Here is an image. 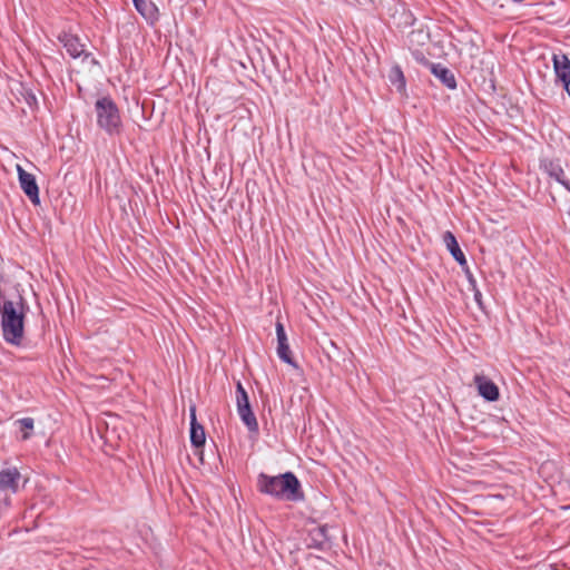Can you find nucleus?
<instances>
[{"mask_svg": "<svg viewBox=\"0 0 570 570\" xmlns=\"http://www.w3.org/2000/svg\"><path fill=\"white\" fill-rule=\"evenodd\" d=\"M567 91H568V95H569V97H570V91H569V89H568Z\"/></svg>", "mask_w": 570, "mask_h": 570, "instance_id": "obj_26", "label": "nucleus"}, {"mask_svg": "<svg viewBox=\"0 0 570 570\" xmlns=\"http://www.w3.org/2000/svg\"><path fill=\"white\" fill-rule=\"evenodd\" d=\"M258 490L262 493L289 501H298L303 498L298 479L292 472L276 476L261 473L257 480Z\"/></svg>", "mask_w": 570, "mask_h": 570, "instance_id": "obj_1", "label": "nucleus"}, {"mask_svg": "<svg viewBox=\"0 0 570 570\" xmlns=\"http://www.w3.org/2000/svg\"><path fill=\"white\" fill-rule=\"evenodd\" d=\"M16 168H17V171H18V178H35L33 175L31 174H28L27 171H24L20 165H16Z\"/></svg>", "mask_w": 570, "mask_h": 570, "instance_id": "obj_20", "label": "nucleus"}, {"mask_svg": "<svg viewBox=\"0 0 570 570\" xmlns=\"http://www.w3.org/2000/svg\"><path fill=\"white\" fill-rule=\"evenodd\" d=\"M14 425L18 428L19 432L21 433V440L26 441L31 438L33 428H35V421L32 417H22L17 421H14Z\"/></svg>", "mask_w": 570, "mask_h": 570, "instance_id": "obj_13", "label": "nucleus"}, {"mask_svg": "<svg viewBox=\"0 0 570 570\" xmlns=\"http://www.w3.org/2000/svg\"><path fill=\"white\" fill-rule=\"evenodd\" d=\"M327 530L328 529L326 525H322V527L316 528L312 532L314 539L317 540L320 544H323L325 541H327Z\"/></svg>", "mask_w": 570, "mask_h": 570, "instance_id": "obj_17", "label": "nucleus"}, {"mask_svg": "<svg viewBox=\"0 0 570 570\" xmlns=\"http://www.w3.org/2000/svg\"><path fill=\"white\" fill-rule=\"evenodd\" d=\"M443 240H444L448 249L450 250L451 255L453 256V258L462 267L466 266L468 263H466L465 256H464L463 252L461 250L455 236L451 232H446L443 236Z\"/></svg>", "mask_w": 570, "mask_h": 570, "instance_id": "obj_10", "label": "nucleus"}, {"mask_svg": "<svg viewBox=\"0 0 570 570\" xmlns=\"http://www.w3.org/2000/svg\"><path fill=\"white\" fill-rule=\"evenodd\" d=\"M135 9L150 23L158 20V8L149 0H132Z\"/></svg>", "mask_w": 570, "mask_h": 570, "instance_id": "obj_9", "label": "nucleus"}, {"mask_svg": "<svg viewBox=\"0 0 570 570\" xmlns=\"http://www.w3.org/2000/svg\"><path fill=\"white\" fill-rule=\"evenodd\" d=\"M474 383L476 385L479 394L489 402H494L499 399V387L487 376L476 374L474 376Z\"/></svg>", "mask_w": 570, "mask_h": 570, "instance_id": "obj_5", "label": "nucleus"}, {"mask_svg": "<svg viewBox=\"0 0 570 570\" xmlns=\"http://www.w3.org/2000/svg\"><path fill=\"white\" fill-rule=\"evenodd\" d=\"M552 61L557 79L568 90L570 86V59L566 55H553Z\"/></svg>", "mask_w": 570, "mask_h": 570, "instance_id": "obj_6", "label": "nucleus"}, {"mask_svg": "<svg viewBox=\"0 0 570 570\" xmlns=\"http://www.w3.org/2000/svg\"><path fill=\"white\" fill-rule=\"evenodd\" d=\"M549 174L551 178H559L562 174V169L558 166L557 168H553Z\"/></svg>", "mask_w": 570, "mask_h": 570, "instance_id": "obj_21", "label": "nucleus"}, {"mask_svg": "<svg viewBox=\"0 0 570 570\" xmlns=\"http://www.w3.org/2000/svg\"><path fill=\"white\" fill-rule=\"evenodd\" d=\"M431 72L449 89H456L454 73L442 63H431Z\"/></svg>", "mask_w": 570, "mask_h": 570, "instance_id": "obj_8", "label": "nucleus"}, {"mask_svg": "<svg viewBox=\"0 0 570 570\" xmlns=\"http://www.w3.org/2000/svg\"><path fill=\"white\" fill-rule=\"evenodd\" d=\"M276 337H277V356L285 363L295 366V362L291 355V348L288 345L287 335L285 332L284 325L277 321L276 322Z\"/></svg>", "mask_w": 570, "mask_h": 570, "instance_id": "obj_4", "label": "nucleus"}, {"mask_svg": "<svg viewBox=\"0 0 570 570\" xmlns=\"http://www.w3.org/2000/svg\"><path fill=\"white\" fill-rule=\"evenodd\" d=\"M23 193L29 197L33 205L40 204L39 187L37 180H19Z\"/></svg>", "mask_w": 570, "mask_h": 570, "instance_id": "obj_12", "label": "nucleus"}, {"mask_svg": "<svg viewBox=\"0 0 570 570\" xmlns=\"http://www.w3.org/2000/svg\"><path fill=\"white\" fill-rule=\"evenodd\" d=\"M390 81L399 91H403L405 89V78L399 66L392 68L390 73Z\"/></svg>", "mask_w": 570, "mask_h": 570, "instance_id": "obj_15", "label": "nucleus"}, {"mask_svg": "<svg viewBox=\"0 0 570 570\" xmlns=\"http://www.w3.org/2000/svg\"><path fill=\"white\" fill-rule=\"evenodd\" d=\"M562 187H564L566 189H568L570 191V180H566V179H562V180H557Z\"/></svg>", "mask_w": 570, "mask_h": 570, "instance_id": "obj_22", "label": "nucleus"}, {"mask_svg": "<svg viewBox=\"0 0 570 570\" xmlns=\"http://www.w3.org/2000/svg\"><path fill=\"white\" fill-rule=\"evenodd\" d=\"M411 52H412V56L413 58L417 61V62H421V63H429V61L426 60L424 53L419 50V49H411Z\"/></svg>", "mask_w": 570, "mask_h": 570, "instance_id": "obj_18", "label": "nucleus"}, {"mask_svg": "<svg viewBox=\"0 0 570 570\" xmlns=\"http://www.w3.org/2000/svg\"><path fill=\"white\" fill-rule=\"evenodd\" d=\"M567 91H568V95H569V97H570V91H569V89H568Z\"/></svg>", "mask_w": 570, "mask_h": 570, "instance_id": "obj_25", "label": "nucleus"}, {"mask_svg": "<svg viewBox=\"0 0 570 570\" xmlns=\"http://www.w3.org/2000/svg\"><path fill=\"white\" fill-rule=\"evenodd\" d=\"M468 276H469V281L471 283V285L473 286L474 288V297H475V301L476 302H480V297H481V293L479 289L475 288V281L473 279L472 277V274L468 272Z\"/></svg>", "mask_w": 570, "mask_h": 570, "instance_id": "obj_19", "label": "nucleus"}, {"mask_svg": "<svg viewBox=\"0 0 570 570\" xmlns=\"http://www.w3.org/2000/svg\"><path fill=\"white\" fill-rule=\"evenodd\" d=\"M237 413H238L242 422L247 426V429L250 432L258 431V423H257L255 414L252 411L250 405L237 407Z\"/></svg>", "mask_w": 570, "mask_h": 570, "instance_id": "obj_11", "label": "nucleus"}, {"mask_svg": "<svg viewBox=\"0 0 570 570\" xmlns=\"http://www.w3.org/2000/svg\"><path fill=\"white\" fill-rule=\"evenodd\" d=\"M567 91H568V95H569V97H570V91H569V89H568Z\"/></svg>", "mask_w": 570, "mask_h": 570, "instance_id": "obj_24", "label": "nucleus"}, {"mask_svg": "<svg viewBox=\"0 0 570 570\" xmlns=\"http://www.w3.org/2000/svg\"><path fill=\"white\" fill-rule=\"evenodd\" d=\"M236 405L240 406H249L248 394L240 382H237L236 386Z\"/></svg>", "mask_w": 570, "mask_h": 570, "instance_id": "obj_16", "label": "nucleus"}, {"mask_svg": "<svg viewBox=\"0 0 570 570\" xmlns=\"http://www.w3.org/2000/svg\"><path fill=\"white\" fill-rule=\"evenodd\" d=\"M513 2H522L523 0H512Z\"/></svg>", "mask_w": 570, "mask_h": 570, "instance_id": "obj_23", "label": "nucleus"}, {"mask_svg": "<svg viewBox=\"0 0 570 570\" xmlns=\"http://www.w3.org/2000/svg\"><path fill=\"white\" fill-rule=\"evenodd\" d=\"M59 42L62 43L63 48L68 52V55L76 59L85 55L87 57L88 55L85 53V45L81 43L80 39L68 31H61L58 35Z\"/></svg>", "mask_w": 570, "mask_h": 570, "instance_id": "obj_3", "label": "nucleus"}, {"mask_svg": "<svg viewBox=\"0 0 570 570\" xmlns=\"http://www.w3.org/2000/svg\"><path fill=\"white\" fill-rule=\"evenodd\" d=\"M95 112L97 126L108 136H118L122 131V120L116 102L109 97L104 96L96 100Z\"/></svg>", "mask_w": 570, "mask_h": 570, "instance_id": "obj_2", "label": "nucleus"}, {"mask_svg": "<svg viewBox=\"0 0 570 570\" xmlns=\"http://www.w3.org/2000/svg\"><path fill=\"white\" fill-rule=\"evenodd\" d=\"M428 41H429V33L426 31H424L423 29L412 30L407 36V42H409L410 49H413L412 47L415 45L423 46Z\"/></svg>", "mask_w": 570, "mask_h": 570, "instance_id": "obj_14", "label": "nucleus"}, {"mask_svg": "<svg viewBox=\"0 0 570 570\" xmlns=\"http://www.w3.org/2000/svg\"><path fill=\"white\" fill-rule=\"evenodd\" d=\"M206 435L203 425L196 420V409L190 407V442L195 448H202L205 444Z\"/></svg>", "mask_w": 570, "mask_h": 570, "instance_id": "obj_7", "label": "nucleus"}]
</instances>
